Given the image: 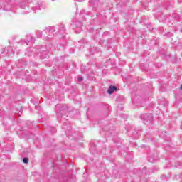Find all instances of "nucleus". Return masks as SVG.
Returning <instances> with one entry per match:
<instances>
[{
  "label": "nucleus",
  "instance_id": "obj_23",
  "mask_svg": "<svg viewBox=\"0 0 182 182\" xmlns=\"http://www.w3.org/2000/svg\"><path fill=\"white\" fill-rule=\"evenodd\" d=\"M52 1H55V0H52Z\"/></svg>",
  "mask_w": 182,
  "mask_h": 182
},
{
  "label": "nucleus",
  "instance_id": "obj_15",
  "mask_svg": "<svg viewBox=\"0 0 182 182\" xmlns=\"http://www.w3.org/2000/svg\"><path fill=\"white\" fill-rule=\"evenodd\" d=\"M76 2H83L85 0H75Z\"/></svg>",
  "mask_w": 182,
  "mask_h": 182
},
{
  "label": "nucleus",
  "instance_id": "obj_17",
  "mask_svg": "<svg viewBox=\"0 0 182 182\" xmlns=\"http://www.w3.org/2000/svg\"><path fill=\"white\" fill-rule=\"evenodd\" d=\"M166 134H167V132H164V136H166Z\"/></svg>",
  "mask_w": 182,
  "mask_h": 182
},
{
  "label": "nucleus",
  "instance_id": "obj_11",
  "mask_svg": "<svg viewBox=\"0 0 182 182\" xmlns=\"http://www.w3.org/2000/svg\"><path fill=\"white\" fill-rule=\"evenodd\" d=\"M90 151H91V153H92V154H94L95 153V150H96V146H91L90 148Z\"/></svg>",
  "mask_w": 182,
  "mask_h": 182
},
{
  "label": "nucleus",
  "instance_id": "obj_21",
  "mask_svg": "<svg viewBox=\"0 0 182 182\" xmlns=\"http://www.w3.org/2000/svg\"><path fill=\"white\" fill-rule=\"evenodd\" d=\"M22 8H25V7H23V6H21Z\"/></svg>",
  "mask_w": 182,
  "mask_h": 182
},
{
  "label": "nucleus",
  "instance_id": "obj_19",
  "mask_svg": "<svg viewBox=\"0 0 182 182\" xmlns=\"http://www.w3.org/2000/svg\"><path fill=\"white\" fill-rule=\"evenodd\" d=\"M69 127H70V125H69Z\"/></svg>",
  "mask_w": 182,
  "mask_h": 182
},
{
  "label": "nucleus",
  "instance_id": "obj_6",
  "mask_svg": "<svg viewBox=\"0 0 182 182\" xmlns=\"http://www.w3.org/2000/svg\"><path fill=\"white\" fill-rule=\"evenodd\" d=\"M57 30L58 35H65L66 28H65V25L60 24L57 26Z\"/></svg>",
  "mask_w": 182,
  "mask_h": 182
},
{
  "label": "nucleus",
  "instance_id": "obj_12",
  "mask_svg": "<svg viewBox=\"0 0 182 182\" xmlns=\"http://www.w3.org/2000/svg\"><path fill=\"white\" fill-rule=\"evenodd\" d=\"M28 161H29V159H28V158L23 159V163H25L26 164L28 163Z\"/></svg>",
  "mask_w": 182,
  "mask_h": 182
},
{
  "label": "nucleus",
  "instance_id": "obj_2",
  "mask_svg": "<svg viewBox=\"0 0 182 182\" xmlns=\"http://www.w3.org/2000/svg\"><path fill=\"white\" fill-rule=\"evenodd\" d=\"M53 32H55V27H49L46 30L41 31H37L38 38H42V35H44V38L48 39V36H45V33H48V35H53Z\"/></svg>",
  "mask_w": 182,
  "mask_h": 182
},
{
  "label": "nucleus",
  "instance_id": "obj_13",
  "mask_svg": "<svg viewBox=\"0 0 182 182\" xmlns=\"http://www.w3.org/2000/svg\"><path fill=\"white\" fill-rule=\"evenodd\" d=\"M43 8V6H41V4H37V6H36V9H42Z\"/></svg>",
  "mask_w": 182,
  "mask_h": 182
},
{
  "label": "nucleus",
  "instance_id": "obj_20",
  "mask_svg": "<svg viewBox=\"0 0 182 182\" xmlns=\"http://www.w3.org/2000/svg\"><path fill=\"white\" fill-rule=\"evenodd\" d=\"M138 0H135V1H137Z\"/></svg>",
  "mask_w": 182,
  "mask_h": 182
},
{
  "label": "nucleus",
  "instance_id": "obj_18",
  "mask_svg": "<svg viewBox=\"0 0 182 182\" xmlns=\"http://www.w3.org/2000/svg\"><path fill=\"white\" fill-rule=\"evenodd\" d=\"M181 130H182V123H181Z\"/></svg>",
  "mask_w": 182,
  "mask_h": 182
},
{
  "label": "nucleus",
  "instance_id": "obj_22",
  "mask_svg": "<svg viewBox=\"0 0 182 182\" xmlns=\"http://www.w3.org/2000/svg\"><path fill=\"white\" fill-rule=\"evenodd\" d=\"M90 52H92V50H90Z\"/></svg>",
  "mask_w": 182,
  "mask_h": 182
},
{
  "label": "nucleus",
  "instance_id": "obj_5",
  "mask_svg": "<svg viewBox=\"0 0 182 182\" xmlns=\"http://www.w3.org/2000/svg\"><path fill=\"white\" fill-rule=\"evenodd\" d=\"M29 42H31V43H35V38L32 37L31 35L28 36V38L26 40H21V43H23V45H24V43H26V45H28Z\"/></svg>",
  "mask_w": 182,
  "mask_h": 182
},
{
  "label": "nucleus",
  "instance_id": "obj_9",
  "mask_svg": "<svg viewBox=\"0 0 182 182\" xmlns=\"http://www.w3.org/2000/svg\"><path fill=\"white\" fill-rule=\"evenodd\" d=\"M48 57V51H43L41 53L40 58L41 59H46Z\"/></svg>",
  "mask_w": 182,
  "mask_h": 182
},
{
  "label": "nucleus",
  "instance_id": "obj_3",
  "mask_svg": "<svg viewBox=\"0 0 182 182\" xmlns=\"http://www.w3.org/2000/svg\"><path fill=\"white\" fill-rule=\"evenodd\" d=\"M141 119L144 120L145 124H149V123H151L153 122V114H143L141 115Z\"/></svg>",
  "mask_w": 182,
  "mask_h": 182
},
{
  "label": "nucleus",
  "instance_id": "obj_8",
  "mask_svg": "<svg viewBox=\"0 0 182 182\" xmlns=\"http://www.w3.org/2000/svg\"><path fill=\"white\" fill-rule=\"evenodd\" d=\"M96 16H97L98 18H100V19H106V16L105 15V13L101 14L100 12H97L96 14Z\"/></svg>",
  "mask_w": 182,
  "mask_h": 182
},
{
  "label": "nucleus",
  "instance_id": "obj_4",
  "mask_svg": "<svg viewBox=\"0 0 182 182\" xmlns=\"http://www.w3.org/2000/svg\"><path fill=\"white\" fill-rule=\"evenodd\" d=\"M90 6L92 8V11H99V0H90Z\"/></svg>",
  "mask_w": 182,
  "mask_h": 182
},
{
  "label": "nucleus",
  "instance_id": "obj_10",
  "mask_svg": "<svg viewBox=\"0 0 182 182\" xmlns=\"http://www.w3.org/2000/svg\"><path fill=\"white\" fill-rule=\"evenodd\" d=\"M79 43L81 46H83V45H82V43H87V41H86V39H82V40H80L79 41Z\"/></svg>",
  "mask_w": 182,
  "mask_h": 182
},
{
  "label": "nucleus",
  "instance_id": "obj_7",
  "mask_svg": "<svg viewBox=\"0 0 182 182\" xmlns=\"http://www.w3.org/2000/svg\"><path fill=\"white\" fill-rule=\"evenodd\" d=\"M115 90H117V87L116 86L111 85L108 88L107 93L109 95H113V93H114Z\"/></svg>",
  "mask_w": 182,
  "mask_h": 182
},
{
  "label": "nucleus",
  "instance_id": "obj_1",
  "mask_svg": "<svg viewBox=\"0 0 182 182\" xmlns=\"http://www.w3.org/2000/svg\"><path fill=\"white\" fill-rule=\"evenodd\" d=\"M85 15H86V11L81 10L80 14L77 15V19L73 18L71 26L73 29L75 30V33H80L82 26H83L80 21H85Z\"/></svg>",
  "mask_w": 182,
  "mask_h": 182
},
{
  "label": "nucleus",
  "instance_id": "obj_16",
  "mask_svg": "<svg viewBox=\"0 0 182 182\" xmlns=\"http://www.w3.org/2000/svg\"><path fill=\"white\" fill-rule=\"evenodd\" d=\"M178 2H179V4H181L182 0H178Z\"/></svg>",
  "mask_w": 182,
  "mask_h": 182
},
{
  "label": "nucleus",
  "instance_id": "obj_14",
  "mask_svg": "<svg viewBox=\"0 0 182 182\" xmlns=\"http://www.w3.org/2000/svg\"><path fill=\"white\" fill-rule=\"evenodd\" d=\"M82 80H83V77H78L77 78L78 82H82Z\"/></svg>",
  "mask_w": 182,
  "mask_h": 182
}]
</instances>
